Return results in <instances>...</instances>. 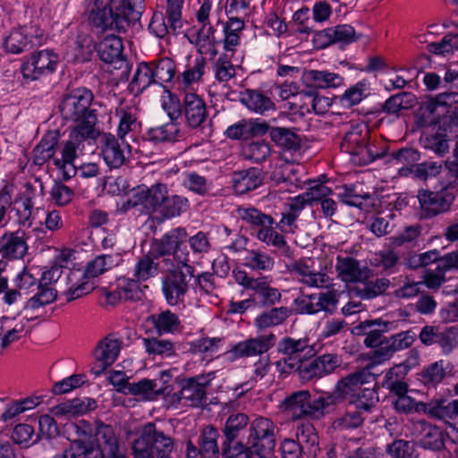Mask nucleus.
<instances>
[{"instance_id": "nucleus-24", "label": "nucleus", "mask_w": 458, "mask_h": 458, "mask_svg": "<svg viewBox=\"0 0 458 458\" xmlns=\"http://www.w3.org/2000/svg\"><path fill=\"white\" fill-rule=\"evenodd\" d=\"M269 125L259 119L241 120L230 125L225 135L231 140H247L254 136H262L267 133Z\"/></svg>"}, {"instance_id": "nucleus-44", "label": "nucleus", "mask_w": 458, "mask_h": 458, "mask_svg": "<svg viewBox=\"0 0 458 458\" xmlns=\"http://www.w3.org/2000/svg\"><path fill=\"white\" fill-rule=\"evenodd\" d=\"M271 152V145L264 140H259L245 141L242 145L241 154L246 160L261 163L267 159Z\"/></svg>"}, {"instance_id": "nucleus-57", "label": "nucleus", "mask_w": 458, "mask_h": 458, "mask_svg": "<svg viewBox=\"0 0 458 458\" xmlns=\"http://www.w3.org/2000/svg\"><path fill=\"white\" fill-rule=\"evenodd\" d=\"M211 68L216 81L219 82H227L236 74V67L232 64L227 54L215 59Z\"/></svg>"}, {"instance_id": "nucleus-64", "label": "nucleus", "mask_w": 458, "mask_h": 458, "mask_svg": "<svg viewBox=\"0 0 458 458\" xmlns=\"http://www.w3.org/2000/svg\"><path fill=\"white\" fill-rule=\"evenodd\" d=\"M437 344L439 345L444 355L452 353L458 346V328L456 327L441 328Z\"/></svg>"}, {"instance_id": "nucleus-20", "label": "nucleus", "mask_w": 458, "mask_h": 458, "mask_svg": "<svg viewBox=\"0 0 458 458\" xmlns=\"http://www.w3.org/2000/svg\"><path fill=\"white\" fill-rule=\"evenodd\" d=\"M218 437L219 433L213 426L206 427L199 438L198 446L191 441L187 442L185 458H218Z\"/></svg>"}, {"instance_id": "nucleus-47", "label": "nucleus", "mask_w": 458, "mask_h": 458, "mask_svg": "<svg viewBox=\"0 0 458 458\" xmlns=\"http://www.w3.org/2000/svg\"><path fill=\"white\" fill-rule=\"evenodd\" d=\"M335 394L328 392H323L313 396L310 393V418L318 420L328 412L329 409L336 403Z\"/></svg>"}, {"instance_id": "nucleus-54", "label": "nucleus", "mask_w": 458, "mask_h": 458, "mask_svg": "<svg viewBox=\"0 0 458 458\" xmlns=\"http://www.w3.org/2000/svg\"><path fill=\"white\" fill-rule=\"evenodd\" d=\"M116 115L119 117L117 135L121 140L131 131H135L140 127L136 110L133 107H120L116 109Z\"/></svg>"}, {"instance_id": "nucleus-16", "label": "nucleus", "mask_w": 458, "mask_h": 458, "mask_svg": "<svg viewBox=\"0 0 458 458\" xmlns=\"http://www.w3.org/2000/svg\"><path fill=\"white\" fill-rule=\"evenodd\" d=\"M277 427L267 418H256L250 425V439L259 455L269 454L276 446Z\"/></svg>"}, {"instance_id": "nucleus-49", "label": "nucleus", "mask_w": 458, "mask_h": 458, "mask_svg": "<svg viewBox=\"0 0 458 458\" xmlns=\"http://www.w3.org/2000/svg\"><path fill=\"white\" fill-rule=\"evenodd\" d=\"M152 72L148 63H140L129 84L130 91L138 95L142 93L150 85L156 84Z\"/></svg>"}, {"instance_id": "nucleus-46", "label": "nucleus", "mask_w": 458, "mask_h": 458, "mask_svg": "<svg viewBox=\"0 0 458 458\" xmlns=\"http://www.w3.org/2000/svg\"><path fill=\"white\" fill-rule=\"evenodd\" d=\"M40 267L35 265H27L19 271L13 278L16 288L25 293H32L38 286Z\"/></svg>"}, {"instance_id": "nucleus-43", "label": "nucleus", "mask_w": 458, "mask_h": 458, "mask_svg": "<svg viewBox=\"0 0 458 458\" xmlns=\"http://www.w3.org/2000/svg\"><path fill=\"white\" fill-rule=\"evenodd\" d=\"M267 133H269L271 140L279 147L291 151H297L301 148V138L290 129L269 126Z\"/></svg>"}, {"instance_id": "nucleus-39", "label": "nucleus", "mask_w": 458, "mask_h": 458, "mask_svg": "<svg viewBox=\"0 0 458 458\" xmlns=\"http://www.w3.org/2000/svg\"><path fill=\"white\" fill-rule=\"evenodd\" d=\"M149 321L158 335L174 334L181 327L179 317L169 310L151 315Z\"/></svg>"}, {"instance_id": "nucleus-13", "label": "nucleus", "mask_w": 458, "mask_h": 458, "mask_svg": "<svg viewBox=\"0 0 458 458\" xmlns=\"http://www.w3.org/2000/svg\"><path fill=\"white\" fill-rule=\"evenodd\" d=\"M59 55L52 49H42L31 53L22 59L21 72L26 81H37L56 71Z\"/></svg>"}, {"instance_id": "nucleus-53", "label": "nucleus", "mask_w": 458, "mask_h": 458, "mask_svg": "<svg viewBox=\"0 0 458 458\" xmlns=\"http://www.w3.org/2000/svg\"><path fill=\"white\" fill-rule=\"evenodd\" d=\"M143 7V0H121L119 5L115 8V18L124 20L123 23V30L125 31L126 27L131 21L140 19Z\"/></svg>"}, {"instance_id": "nucleus-11", "label": "nucleus", "mask_w": 458, "mask_h": 458, "mask_svg": "<svg viewBox=\"0 0 458 458\" xmlns=\"http://www.w3.org/2000/svg\"><path fill=\"white\" fill-rule=\"evenodd\" d=\"M187 232L182 227L174 228L156 240L153 250L157 257L171 258L177 266L189 264V251L185 244Z\"/></svg>"}, {"instance_id": "nucleus-55", "label": "nucleus", "mask_w": 458, "mask_h": 458, "mask_svg": "<svg viewBox=\"0 0 458 458\" xmlns=\"http://www.w3.org/2000/svg\"><path fill=\"white\" fill-rule=\"evenodd\" d=\"M189 208V200L187 198L165 194V200L160 209V215L164 219H171L174 217L180 216Z\"/></svg>"}, {"instance_id": "nucleus-28", "label": "nucleus", "mask_w": 458, "mask_h": 458, "mask_svg": "<svg viewBox=\"0 0 458 458\" xmlns=\"http://www.w3.org/2000/svg\"><path fill=\"white\" fill-rule=\"evenodd\" d=\"M37 292L23 302L22 310L19 312L30 313L35 316L46 306L53 303L57 298V291L55 287L43 286L38 284Z\"/></svg>"}, {"instance_id": "nucleus-38", "label": "nucleus", "mask_w": 458, "mask_h": 458, "mask_svg": "<svg viewBox=\"0 0 458 458\" xmlns=\"http://www.w3.org/2000/svg\"><path fill=\"white\" fill-rule=\"evenodd\" d=\"M58 140L57 131H49L41 139L33 149V163L36 165H42L54 157Z\"/></svg>"}, {"instance_id": "nucleus-19", "label": "nucleus", "mask_w": 458, "mask_h": 458, "mask_svg": "<svg viewBox=\"0 0 458 458\" xmlns=\"http://www.w3.org/2000/svg\"><path fill=\"white\" fill-rule=\"evenodd\" d=\"M183 116L185 124L191 129L201 128L208 117V109L205 100L195 92H184L182 96Z\"/></svg>"}, {"instance_id": "nucleus-35", "label": "nucleus", "mask_w": 458, "mask_h": 458, "mask_svg": "<svg viewBox=\"0 0 458 458\" xmlns=\"http://www.w3.org/2000/svg\"><path fill=\"white\" fill-rule=\"evenodd\" d=\"M292 315V310L282 306L272 308L258 315L254 320V327L259 330L282 325Z\"/></svg>"}, {"instance_id": "nucleus-48", "label": "nucleus", "mask_w": 458, "mask_h": 458, "mask_svg": "<svg viewBox=\"0 0 458 458\" xmlns=\"http://www.w3.org/2000/svg\"><path fill=\"white\" fill-rule=\"evenodd\" d=\"M257 238L267 245L276 248L281 254L291 255V249L284 237L273 228V225L259 227L257 231Z\"/></svg>"}, {"instance_id": "nucleus-31", "label": "nucleus", "mask_w": 458, "mask_h": 458, "mask_svg": "<svg viewBox=\"0 0 458 458\" xmlns=\"http://www.w3.org/2000/svg\"><path fill=\"white\" fill-rule=\"evenodd\" d=\"M240 101L250 111L259 114H264L275 109L272 99L259 89H244L240 93Z\"/></svg>"}, {"instance_id": "nucleus-63", "label": "nucleus", "mask_w": 458, "mask_h": 458, "mask_svg": "<svg viewBox=\"0 0 458 458\" xmlns=\"http://www.w3.org/2000/svg\"><path fill=\"white\" fill-rule=\"evenodd\" d=\"M248 422L249 418L243 413L232 414L228 417L224 433L229 443H235L233 440L246 428Z\"/></svg>"}, {"instance_id": "nucleus-23", "label": "nucleus", "mask_w": 458, "mask_h": 458, "mask_svg": "<svg viewBox=\"0 0 458 458\" xmlns=\"http://www.w3.org/2000/svg\"><path fill=\"white\" fill-rule=\"evenodd\" d=\"M309 398L310 391H295L282 401L280 409L294 420L310 418Z\"/></svg>"}, {"instance_id": "nucleus-4", "label": "nucleus", "mask_w": 458, "mask_h": 458, "mask_svg": "<svg viewBox=\"0 0 458 458\" xmlns=\"http://www.w3.org/2000/svg\"><path fill=\"white\" fill-rule=\"evenodd\" d=\"M174 447L173 439L158 430L153 423H147L133 440V458H169Z\"/></svg>"}, {"instance_id": "nucleus-15", "label": "nucleus", "mask_w": 458, "mask_h": 458, "mask_svg": "<svg viewBox=\"0 0 458 458\" xmlns=\"http://www.w3.org/2000/svg\"><path fill=\"white\" fill-rule=\"evenodd\" d=\"M43 30L37 25L21 26L8 31L2 39L6 53L19 55L42 42Z\"/></svg>"}, {"instance_id": "nucleus-41", "label": "nucleus", "mask_w": 458, "mask_h": 458, "mask_svg": "<svg viewBox=\"0 0 458 458\" xmlns=\"http://www.w3.org/2000/svg\"><path fill=\"white\" fill-rule=\"evenodd\" d=\"M369 94V82L366 80H361L345 89L339 97V102L343 107L351 108L361 103Z\"/></svg>"}, {"instance_id": "nucleus-9", "label": "nucleus", "mask_w": 458, "mask_h": 458, "mask_svg": "<svg viewBox=\"0 0 458 458\" xmlns=\"http://www.w3.org/2000/svg\"><path fill=\"white\" fill-rule=\"evenodd\" d=\"M113 0H84V13L89 24L97 34L107 31H122L124 20L115 18L111 6Z\"/></svg>"}, {"instance_id": "nucleus-17", "label": "nucleus", "mask_w": 458, "mask_h": 458, "mask_svg": "<svg viewBox=\"0 0 458 458\" xmlns=\"http://www.w3.org/2000/svg\"><path fill=\"white\" fill-rule=\"evenodd\" d=\"M418 200L420 218L428 219L446 212L454 201V196L446 191L420 190L418 192Z\"/></svg>"}, {"instance_id": "nucleus-50", "label": "nucleus", "mask_w": 458, "mask_h": 458, "mask_svg": "<svg viewBox=\"0 0 458 458\" xmlns=\"http://www.w3.org/2000/svg\"><path fill=\"white\" fill-rule=\"evenodd\" d=\"M156 84L170 82L175 75V64L169 57H164L157 61L148 63Z\"/></svg>"}, {"instance_id": "nucleus-62", "label": "nucleus", "mask_w": 458, "mask_h": 458, "mask_svg": "<svg viewBox=\"0 0 458 458\" xmlns=\"http://www.w3.org/2000/svg\"><path fill=\"white\" fill-rule=\"evenodd\" d=\"M161 106L170 120L177 121L182 116V99L165 88L161 96Z\"/></svg>"}, {"instance_id": "nucleus-33", "label": "nucleus", "mask_w": 458, "mask_h": 458, "mask_svg": "<svg viewBox=\"0 0 458 458\" xmlns=\"http://www.w3.org/2000/svg\"><path fill=\"white\" fill-rule=\"evenodd\" d=\"M421 407H423L424 413H428L433 418L446 421L458 418V400H433L426 404H421Z\"/></svg>"}, {"instance_id": "nucleus-14", "label": "nucleus", "mask_w": 458, "mask_h": 458, "mask_svg": "<svg viewBox=\"0 0 458 458\" xmlns=\"http://www.w3.org/2000/svg\"><path fill=\"white\" fill-rule=\"evenodd\" d=\"M276 336L273 333L249 337L233 344L225 352L221 358L226 362H234L240 359L260 356L267 352L276 344Z\"/></svg>"}, {"instance_id": "nucleus-3", "label": "nucleus", "mask_w": 458, "mask_h": 458, "mask_svg": "<svg viewBox=\"0 0 458 458\" xmlns=\"http://www.w3.org/2000/svg\"><path fill=\"white\" fill-rule=\"evenodd\" d=\"M165 276L162 277V292L170 306L183 304L188 294L189 282L194 276V268L186 264L177 266L171 258L163 259Z\"/></svg>"}, {"instance_id": "nucleus-27", "label": "nucleus", "mask_w": 458, "mask_h": 458, "mask_svg": "<svg viewBox=\"0 0 458 458\" xmlns=\"http://www.w3.org/2000/svg\"><path fill=\"white\" fill-rule=\"evenodd\" d=\"M123 260L119 251L98 255L87 263L83 273L84 277L87 279L98 277L121 265Z\"/></svg>"}, {"instance_id": "nucleus-40", "label": "nucleus", "mask_w": 458, "mask_h": 458, "mask_svg": "<svg viewBox=\"0 0 458 458\" xmlns=\"http://www.w3.org/2000/svg\"><path fill=\"white\" fill-rule=\"evenodd\" d=\"M335 269L341 280L346 283L360 281L364 276L359 261L351 257L338 256Z\"/></svg>"}, {"instance_id": "nucleus-36", "label": "nucleus", "mask_w": 458, "mask_h": 458, "mask_svg": "<svg viewBox=\"0 0 458 458\" xmlns=\"http://www.w3.org/2000/svg\"><path fill=\"white\" fill-rule=\"evenodd\" d=\"M147 134L149 140L155 142L173 143L178 141L182 137L181 126L174 120H170L169 123L149 128Z\"/></svg>"}, {"instance_id": "nucleus-7", "label": "nucleus", "mask_w": 458, "mask_h": 458, "mask_svg": "<svg viewBox=\"0 0 458 458\" xmlns=\"http://www.w3.org/2000/svg\"><path fill=\"white\" fill-rule=\"evenodd\" d=\"M277 351L284 357L277 361V367L285 368L290 370H299L301 375V369L307 364L306 361L315 356L317 351L307 337L293 338L285 336L277 344Z\"/></svg>"}, {"instance_id": "nucleus-59", "label": "nucleus", "mask_w": 458, "mask_h": 458, "mask_svg": "<svg viewBox=\"0 0 458 458\" xmlns=\"http://www.w3.org/2000/svg\"><path fill=\"white\" fill-rule=\"evenodd\" d=\"M421 146L443 157L449 151L448 140L444 133L425 134L420 138Z\"/></svg>"}, {"instance_id": "nucleus-45", "label": "nucleus", "mask_w": 458, "mask_h": 458, "mask_svg": "<svg viewBox=\"0 0 458 458\" xmlns=\"http://www.w3.org/2000/svg\"><path fill=\"white\" fill-rule=\"evenodd\" d=\"M406 375V367L396 365L390 369L385 375L382 386L394 394L407 393L408 385L405 382Z\"/></svg>"}, {"instance_id": "nucleus-8", "label": "nucleus", "mask_w": 458, "mask_h": 458, "mask_svg": "<svg viewBox=\"0 0 458 458\" xmlns=\"http://www.w3.org/2000/svg\"><path fill=\"white\" fill-rule=\"evenodd\" d=\"M97 131L73 129L61 148V158H55L54 164L58 169L64 170V177L69 179L71 173L75 174L74 160L83 155L85 145L98 136Z\"/></svg>"}, {"instance_id": "nucleus-58", "label": "nucleus", "mask_w": 458, "mask_h": 458, "mask_svg": "<svg viewBox=\"0 0 458 458\" xmlns=\"http://www.w3.org/2000/svg\"><path fill=\"white\" fill-rule=\"evenodd\" d=\"M448 367L449 365L442 360L430 364L420 373L421 382L426 386L438 385L445 378Z\"/></svg>"}, {"instance_id": "nucleus-37", "label": "nucleus", "mask_w": 458, "mask_h": 458, "mask_svg": "<svg viewBox=\"0 0 458 458\" xmlns=\"http://www.w3.org/2000/svg\"><path fill=\"white\" fill-rule=\"evenodd\" d=\"M216 31V30L211 25V23L203 24L199 29L196 46L198 51L201 55H209L211 57L216 55V47L220 43V40L216 39L215 36Z\"/></svg>"}, {"instance_id": "nucleus-30", "label": "nucleus", "mask_w": 458, "mask_h": 458, "mask_svg": "<svg viewBox=\"0 0 458 458\" xmlns=\"http://www.w3.org/2000/svg\"><path fill=\"white\" fill-rule=\"evenodd\" d=\"M122 31H107L98 46L99 58L108 64L120 61L123 56V45L122 39L116 33Z\"/></svg>"}, {"instance_id": "nucleus-42", "label": "nucleus", "mask_w": 458, "mask_h": 458, "mask_svg": "<svg viewBox=\"0 0 458 458\" xmlns=\"http://www.w3.org/2000/svg\"><path fill=\"white\" fill-rule=\"evenodd\" d=\"M159 271V262L157 258L148 254L138 258L132 268V276L143 283L156 277Z\"/></svg>"}, {"instance_id": "nucleus-6", "label": "nucleus", "mask_w": 458, "mask_h": 458, "mask_svg": "<svg viewBox=\"0 0 458 458\" xmlns=\"http://www.w3.org/2000/svg\"><path fill=\"white\" fill-rule=\"evenodd\" d=\"M166 193L167 187L163 183H157L151 187H139L117 203V210L126 213L131 208H138L145 214L160 213Z\"/></svg>"}, {"instance_id": "nucleus-56", "label": "nucleus", "mask_w": 458, "mask_h": 458, "mask_svg": "<svg viewBox=\"0 0 458 458\" xmlns=\"http://www.w3.org/2000/svg\"><path fill=\"white\" fill-rule=\"evenodd\" d=\"M244 265L254 271H271L274 268L275 261L269 254L251 250L247 251Z\"/></svg>"}, {"instance_id": "nucleus-10", "label": "nucleus", "mask_w": 458, "mask_h": 458, "mask_svg": "<svg viewBox=\"0 0 458 458\" xmlns=\"http://www.w3.org/2000/svg\"><path fill=\"white\" fill-rule=\"evenodd\" d=\"M232 276L235 283L242 286L243 290L252 292L254 295L258 296L262 306H274L280 302L282 298L281 292L279 289L270 285L268 276L253 277L241 267L233 269Z\"/></svg>"}, {"instance_id": "nucleus-25", "label": "nucleus", "mask_w": 458, "mask_h": 458, "mask_svg": "<svg viewBox=\"0 0 458 458\" xmlns=\"http://www.w3.org/2000/svg\"><path fill=\"white\" fill-rule=\"evenodd\" d=\"M209 378L205 375H199L186 379L182 385L181 394L190 406L199 407L206 402V388Z\"/></svg>"}, {"instance_id": "nucleus-22", "label": "nucleus", "mask_w": 458, "mask_h": 458, "mask_svg": "<svg viewBox=\"0 0 458 458\" xmlns=\"http://www.w3.org/2000/svg\"><path fill=\"white\" fill-rule=\"evenodd\" d=\"M122 345L123 340L115 334H109L98 343L93 355L95 360L101 363L102 370L116 361Z\"/></svg>"}, {"instance_id": "nucleus-21", "label": "nucleus", "mask_w": 458, "mask_h": 458, "mask_svg": "<svg viewBox=\"0 0 458 458\" xmlns=\"http://www.w3.org/2000/svg\"><path fill=\"white\" fill-rule=\"evenodd\" d=\"M341 364L342 359L340 356L335 353H327L308 362L301 369V376L307 380L322 377L333 373Z\"/></svg>"}, {"instance_id": "nucleus-32", "label": "nucleus", "mask_w": 458, "mask_h": 458, "mask_svg": "<svg viewBox=\"0 0 458 458\" xmlns=\"http://www.w3.org/2000/svg\"><path fill=\"white\" fill-rule=\"evenodd\" d=\"M232 181L235 193L242 195L259 188L263 179L260 170L251 167L233 173Z\"/></svg>"}, {"instance_id": "nucleus-1", "label": "nucleus", "mask_w": 458, "mask_h": 458, "mask_svg": "<svg viewBox=\"0 0 458 458\" xmlns=\"http://www.w3.org/2000/svg\"><path fill=\"white\" fill-rule=\"evenodd\" d=\"M94 98L92 91L80 87L67 93L61 104L60 111L65 120L79 123L75 129L97 131V112L91 108Z\"/></svg>"}, {"instance_id": "nucleus-51", "label": "nucleus", "mask_w": 458, "mask_h": 458, "mask_svg": "<svg viewBox=\"0 0 458 458\" xmlns=\"http://www.w3.org/2000/svg\"><path fill=\"white\" fill-rule=\"evenodd\" d=\"M418 429H420L419 437L420 445L426 449L437 450L443 445L441 432L438 428L424 421H419Z\"/></svg>"}, {"instance_id": "nucleus-12", "label": "nucleus", "mask_w": 458, "mask_h": 458, "mask_svg": "<svg viewBox=\"0 0 458 458\" xmlns=\"http://www.w3.org/2000/svg\"><path fill=\"white\" fill-rule=\"evenodd\" d=\"M296 438L285 439L281 445V458H301V454L313 458L318 451V437L311 424H301L297 427Z\"/></svg>"}, {"instance_id": "nucleus-18", "label": "nucleus", "mask_w": 458, "mask_h": 458, "mask_svg": "<svg viewBox=\"0 0 458 458\" xmlns=\"http://www.w3.org/2000/svg\"><path fill=\"white\" fill-rule=\"evenodd\" d=\"M101 155L106 165L111 169L121 167L130 153L129 144L121 141L110 133H104L99 138Z\"/></svg>"}, {"instance_id": "nucleus-5", "label": "nucleus", "mask_w": 458, "mask_h": 458, "mask_svg": "<svg viewBox=\"0 0 458 458\" xmlns=\"http://www.w3.org/2000/svg\"><path fill=\"white\" fill-rule=\"evenodd\" d=\"M343 152L351 156V161L358 165L372 163L380 154L369 144V129L361 123L352 124L345 132L340 145Z\"/></svg>"}, {"instance_id": "nucleus-26", "label": "nucleus", "mask_w": 458, "mask_h": 458, "mask_svg": "<svg viewBox=\"0 0 458 458\" xmlns=\"http://www.w3.org/2000/svg\"><path fill=\"white\" fill-rule=\"evenodd\" d=\"M28 251L26 233L22 230L4 234L0 239V253L9 259H22Z\"/></svg>"}, {"instance_id": "nucleus-2", "label": "nucleus", "mask_w": 458, "mask_h": 458, "mask_svg": "<svg viewBox=\"0 0 458 458\" xmlns=\"http://www.w3.org/2000/svg\"><path fill=\"white\" fill-rule=\"evenodd\" d=\"M97 448L89 447L81 441L72 442L63 453L52 458H122L118 454V440L114 428L101 424L96 430Z\"/></svg>"}, {"instance_id": "nucleus-29", "label": "nucleus", "mask_w": 458, "mask_h": 458, "mask_svg": "<svg viewBox=\"0 0 458 458\" xmlns=\"http://www.w3.org/2000/svg\"><path fill=\"white\" fill-rule=\"evenodd\" d=\"M373 375L369 371V366L348 375L341 379L336 388L339 393L345 398H352L356 394L362 390V386L373 380Z\"/></svg>"}, {"instance_id": "nucleus-61", "label": "nucleus", "mask_w": 458, "mask_h": 458, "mask_svg": "<svg viewBox=\"0 0 458 458\" xmlns=\"http://www.w3.org/2000/svg\"><path fill=\"white\" fill-rule=\"evenodd\" d=\"M141 282L134 276L131 278L122 277L117 282V293L120 299L138 300L141 294Z\"/></svg>"}, {"instance_id": "nucleus-60", "label": "nucleus", "mask_w": 458, "mask_h": 458, "mask_svg": "<svg viewBox=\"0 0 458 458\" xmlns=\"http://www.w3.org/2000/svg\"><path fill=\"white\" fill-rule=\"evenodd\" d=\"M378 400L377 393L374 388L365 387L350 399V403L361 412L370 411Z\"/></svg>"}, {"instance_id": "nucleus-34", "label": "nucleus", "mask_w": 458, "mask_h": 458, "mask_svg": "<svg viewBox=\"0 0 458 458\" xmlns=\"http://www.w3.org/2000/svg\"><path fill=\"white\" fill-rule=\"evenodd\" d=\"M306 80L311 86L323 89H335L344 84L342 75L327 70H310L306 72Z\"/></svg>"}, {"instance_id": "nucleus-52", "label": "nucleus", "mask_w": 458, "mask_h": 458, "mask_svg": "<svg viewBox=\"0 0 458 458\" xmlns=\"http://www.w3.org/2000/svg\"><path fill=\"white\" fill-rule=\"evenodd\" d=\"M162 387H158V380L143 378L130 385L127 394L139 396L143 400H152L163 393Z\"/></svg>"}]
</instances>
